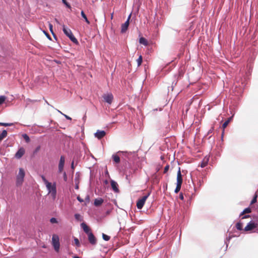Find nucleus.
<instances>
[{
	"mask_svg": "<svg viewBox=\"0 0 258 258\" xmlns=\"http://www.w3.org/2000/svg\"><path fill=\"white\" fill-rule=\"evenodd\" d=\"M62 31L64 34L67 36L75 44H78V41L72 33V31L70 29L66 28L65 25H63L62 26Z\"/></svg>",
	"mask_w": 258,
	"mask_h": 258,
	"instance_id": "nucleus-1",
	"label": "nucleus"
},
{
	"mask_svg": "<svg viewBox=\"0 0 258 258\" xmlns=\"http://www.w3.org/2000/svg\"><path fill=\"white\" fill-rule=\"evenodd\" d=\"M25 175V173L24 169L22 168H19V173L16 176V185L17 186H21L23 181Z\"/></svg>",
	"mask_w": 258,
	"mask_h": 258,
	"instance_id": "nucleus-2",
	"label": "nucleus"
},
{
	"mask_svg": "<svg viewBox=\"0 0 258 258\" xmlns=\"http://www.w3.org/2000/svg\"><path fill=\"white\" fill-rule=\"evenodd\" d=\"M151 191L148 192L146 195L143 196L141 199H139L137 203V207L138 209H141L145 205V202L150 196Z\"/></svg>",
	"mask_w": 258,
	"mask_h": 258,
	"instance_id": "nucleus-3",
	"label": "nucleus"
},
{
	"mask_svg": "<svg viewBox=\"0 0 258 258\" xmlns=\"http://www.w3.org/2000/svg\"><path fill=\"white\" fill-rule=\"evenodd\" d=\"M52 243L54 250L56 252H58L59 250L60 243L59 241V237L56 235H53L52 237Z\"/></svg>",
	"mask_w": 258,
	"mask_h": 258,
	"instance_id": "nucleus-4",
	"label": "nucleus"
},
{
	"mask_svg": "<svg viewBox=\"0 0 258 258\" xmlns=\"http://www.w3.org/2000/svg\"><path fill=\"white\" fill-rule=\"evenodd\" d=\"M258 226V222L251 220L247 223V225L245 227L244 230L248 231L256 228Z\"/></svg>",
	"mask_w": 258,
	"mask_h": 258,
	"instance_id": "nucleus-5",
	"label": "nucleus"
},
{
	"mask_svg": "<svg viewBox=\"0 0 258 258\" xmlns=\"http://www.w3.org/2000/svg\"><path fill=\"white\" fill-rule=\"evenodd\" d=\"M102 97L105 102L107 103L108 104H111L113 99V96L112 93L104 94Z\"/></svg>",
	"mask_w": 258,
	"mask_h": 258,
	"instance_id": "nucleus-6",
	"label": "nucleus"
},
{
	"mask_svg": "<svg viewBox=\"0 0 258 258\" xmlns=\"http://www.w3.org/2000/svg\"><path fill=\"white\" fill-rule=\"evenodd\" d=\"M65 162V158L63 156H61L58 164V172L61 173L63 169L64 165Z\"/></svg>",
	"mask_w": 258,
	"mask_h": 258,
	"instance_id": "nucleus-7",
	"label": "nucleus"
},
{
	"mask_svg": "<svg viewBox=\"0 0 258 258\" xmlns=\"http://www.w3.org/2000/svg\"><path fill=\"white\" fill-rule=\"evenodd\" d=\"M106 132L104 131L97 130V132L94 134L95 138L98 140H100L103 138L106 135Z\"/></svg>",
	"mask_w": 258,
	"mask_h": 258,
	"instance_id": "nucleus-8",
	"label": "nucleus"
},
{
	"mask_svg": "<svg viewBox=\"0 0 258 258\" xmlns=\"http://www.w3.org/2000/svg\"><path fill=\"white\" fill-rule=\"evenodd\" d=\"M25 150L23 147L20 148L16 153L15 154V157L17 159H20L25 154Z\"/></svg>",
	"mask_w": 258,
	"mask_h": 258,
	"instance_id": "nucleus-9",
	"label": "nucleus"
},
{
	"mask_svg": "<svg viewBox=\"0 0 258 258\" xmlns=\"http://www.w3.org/2000/svg\"><path fill=\"white\" fill-rule=\"evenodd\" d=\"M87 235H88V240H89L90 243L92 245L96 244V242H97L96 238L95 237L93 233L92 232H91L89 233L88 234H87Z\"/></svg>",
	"mask_w": 258,
	"mask_h": 258,
	"instance_id": "nucleus-10",
	"label": "nucleus"
},
{
	"mask_svg": "<svg viewBox=\"0 0 258 258\" xmlns=\"http://www.w3.org/2000/svg\"><path fill=\"white\" fill-rule=\"evenodd\" d=\"M130 24V22H128V20H126V21L124 22V23L122 24L121 26V32L122 33H124L127 30L128 26Z\"/></svg>",
	"mask_w": 258,
	"mask_h": 258,
	"instance_id": "nucleus-11",
	"label": "nucleus"
},
{
	"mask_svg": "<svg viewBox=\"0 0 258 258\" xmlns=\"http://www.w3.org/2000/svg\"><path fill=\"white\" fill-rule=\"evenodd\" d=\"M111 186L113 189V190L115 192H118L119 189L118 188V184L117 183L113 180H111L110 181Z\"/></svg>",
	"mask_w": 258,
	"mask_h": 258,
	"instance_id": "nucleus-12",
	"label": "nucleus"
},
{
	"mask_svg": "<svg viewBox=\"0 0 258 258\" xmlns=\"http://www.w3.org/2000/svg\"><path fill=\"white\" fill-rule=\"evenodd\" d=\"M177 182L176 184H182V174L181 173L180 171V168H179V169L177 171Z\"/></svg>",
	"mask_w": 258,
	"mask_h": 258,
	"instance_id": "nucleus-13",
	"label": "nucleus"
},
{
	"mask_svg": "<svg viewBox=\"0 0 258 258\" xmlns=\"http://www.w3.org/2000/svg\"><path fill=\"white\" fill-rule=\"evenodd\" d=\"M46 186L49 194L52 192L51 189H53V188H54L55 189H56L55 182H54L53 184H52L51 182H50V185H48L47 184H46Z\"/></svg>",
	"mask_w": 258,
	"mask_h": 258,
	"instance_id": "nucleus-14",
	"label": "nucleus"
},
{
	"mask_svg": "<svg viewBox=\"0 0 258 258\" xmlns=\"http://www.w3.org/2000/svg\"><path fill=\"white\" fill-rule=\"evenodd\" d=\"M81 226L83 228L84 231L87 234H88L89 233L91 232L89 227L87 225V224L85 223H84V222L82 223L81 224Z\"/></svg>",
	"mask_w": 258,
	"mask_h": 258,
	"instance_id": "nucleus-15",
	"label": "nucleus"
},
{
	"mask_svg": "<svg viewBox=\"0 0 258 258\" xmlns=\"http://www.w3.org/2000/svg\"><path fill=\"white\" fill-rule=\"evenodd\" d=\"M103 202V199L101 198H99L95 199L94 204L96 207H98L101 205Z\"/></svg>",
	"mask_w": 258,
	"mask_h": 258,
	"instance_id": "nucleus-16",
	"label": "nucleus"
},
{
	"mask_svg": "<svg viewBox=\"0 0 258 258\" xmlns=\"http://www.w3.org/2000/svg\"><path fill=\"white\" fill-rule=\"evenodd\" d=\"M209 160V157H205L201 163V167L202 168L205 167L207 164Z\"/></svg>",
	"mask_w": 258,
	"mask_h": 258,
	"instance_id": "nucleus-17",
	"label": "nucleus"
},
{
	"mask_svg": "<svg viewBox=\"0 0 258 258\" xmlns=\"http://www.w3.org/2000/svg\"><path fill=\"white\" fill-rule=\"evenodd\" d=\"M251 210L250 208H249V207L246 208L244 209L243 210V211L240 214L239 217L243 216L244 214L250 213H251Z\"/></svg>",
	"mask_w": 258,
	"mask_h": 258,
	"instance_id": "nucleus-18",
	"label": "nucleus"
},
{
	"mask_svg": "<svg viewBox=\"0 0 258 258\" xmlns=\"http://www.w3.org/2000/svg\"><path fill=\"white\" fill-rule=\"evenodd\" d=\"M112 158L114 162L116 163H118L120 162V157L119 155L116 154H113L112 156Z\"/></svg>",
	"mask_w": 258,
	"mask_h": 258,
	"instance_id": "nucleus-19",
	"label": "nucleus"
},
{
	"mask_svg": "<svg viewBox=\"0 0 258 258\" xmlns=\"http://www.w3.org/2000/svg\"><path fill=\"white\" fill-rule=\"evenodd\" d=\"M139 43L140 44H143L145 46H147L148 44V41L143 37H142L139 39Z\"/></svg>",
	"mask_w": 258,
	"mask_h": 258,
	"instance_id": "nucleus-20",
	"label": "nucleus"
},
{
	"mask_svg": "<svg viewBox=\"0 0 258 258\" xmlns=\"http://www.w3.org/2000/svg\"><path fill=\"white\" fill-rule=\"evenodd\" d=\"M7 136V131L4 130L2 133L0 134V142Z\"/></svg>",
	"mask_w": 258,
	"mask_h": 258,
	"instance_id": "nucleus-21",
	"label": "nucleus"
},
{
	"mask_svg": "<svg viewBox=\"0 0 258 258\" xmlns=\"http://www.w3.org/2000/svg\"><path fill=\"white\" fill-rule=\"evenodd\" d=\"M117 154H118L119 155L122 154L123 155L125 156V157H128V156L132 155V152H128L127 151H119L117 153Z\"/></svg>",
	"mask_w": 258,
	"mask_h": 258,
	"instance_id": "nucleus-22",
	"label": "nucleus"
},
{
	"mask_svg": "<svg viewBox=\"0 0 258 258\" xmlns=\"http://www.w3.org/2000/svg\"><path fill=\"white\" fill-rule=\"evenodd\" d=\"M81 16L82 17V18L85 20V22L89 24H90V21H89V20L88 19L86 15H85L84 12L83 11H82L81 12Z\"/></svg>",
	"mask_w": 258,
	"mask_h": 258,
	"instance_id": "nucleus-23",
	"label": "nucleus"
},
{
	"mask_svg": "<svg viewBox=\"0 0 258 258\" xmlns=\"http://www.w3.org/2000/svg\"><path fill=\"white\" fill-rule=\"evenodd\" d=\"M74 216L75 219L78 221H82L83 220L82 217L79 214H75Z\"/></svg>",
	"mask_w": 258,
	"mask_h": 258,
	"instance_id": "nucleus-24",
	"label": "nucleus"
},
{
	"mask_svg": "<svg viewBox=\"0 0 258 258\" xmlns=\"http://www.w3.org/2000/svg\"><path fill=\"white\" fill-rule=\"evenodd\" d=\"M236 228L239 231L242 230V223L241 222H237L236 224Z\"/></svg>",
	"mask_w": 258,
	"mask_h": 258,
	"instance_id": "nucleus-25",
	"label": "nucleus"
},
{
	"mask_svg": "<svg viewBox=\"0 0 258 258\" xmlns=\"http://www.w3.org/2000/svg\"><path fill=\"white\" fill-rule=\"evenodd\" d=\"M49 28L50 31L51 32V33L53 35L54 38L56 40V35H55V34L54 33V32L53 31V26L50 23L49 24Z\"/></svg>",
	"mask_w": 258,
	"mask_h": 258,
	"instance_id": "nucleus-26",
	"label": "nucleus"
},
{
	"mask_svg": "<svg viewBox=\"0 0 258 258\" xmlns=\"http://www.w3.org/2000/svg\"><path fill=\"white\" fill-rule=\"evenodd\" d=\"M22 137L27 143H29L30 141L29 137L26 134H23Z\"/></svg>",
	"mask_w": 258,
	"mask_h": 258,
	"instance_id": "nucleus-27",
	"label": "nucleus"
},
{
	"mask_svg": "<svg viewBox=\"0 0 258 258\" xmlns=\"http://www.w3.org/2000/svg\"><path fill=\"white\" fill-rule=\"evenodd\" d=\"M181 185L182 184H176V188L174 190V192L175 193H178L179 190H180L181 189Z\"/></svg>",
	"mask_w": 258,
	"mask_h": 258,
	"instance_id": "nucleus-28",
	"label": "nucleus"
},
{
	"mask_svg": "<svg viewBox=\"0 0 258 258\" xmlns=\"http://www.w3.org/2000/svg\"><path fill=\"white\" fill-rule=\"evenodd\" d=\"M62 3L66 6V7L71 10L72 7L70 4L67 2L66 0H61Z\"/></svg>",
	"mask_w": 258,
	"mask_h": 258,
	"instance_id": "nucleus-29",
	"label": "nucleus"
},
{
	"mask_svg": "<svg viewBox=\"0 0 258 258\" xmlns=\"http://www.w3.org/2000/svg\"><path fill=\"white\" fill-rule=\"evenodd\" d=\"M41 178L43 180V181L44 182L45 184H47L48 185H50V182H49L46 179V178L45 177V176L44 175H41Z\"/></svg>",
	"mask_w": 258,
	"mask_h": 258,
	"instance_id": "nucleus-30",
	"label": "nucleus"
},
{
	"mask_svg": "<svg viewBox=\"0 0 258 258\" xmlns=\"http://www.w3.org/2000/svg\"><path fill=\"white\" fill-rule=\"evenodd\" d=\"M102 238L104 240L107 241L110 239V237L104 233H102Z\"/></svg>",
	"mask_w": 258,
	"mask_h": 258,
	"instance_id": "nucleus-31",
	"label": "nucleus"
},
{
	"mask_svg": "<svg viewBox=\"0 0 258 258\" xmlns=\"http://www.w3.org/2000/svg\"><path fill=\"white\" fill-rule=\"evenodd\" d=\"M13 124V123L0 122V125L4 126H12Z\"/></svg>",
	"mask_w": 258,
	"mask_h": 258,
	"instance_id": "nucleus-32",
	"label": "nucleus"
},
{
	"mask_svg": "<svg viewBox=\"0 0 258 258\" xmlns=\"http://www.w3.org/2000/svg\"><path fill=\"white\" fill-rule=\"evenodd\" d=\"M51 190L52 192H50V194H51V196L52 197V198L55 199L56 195V189H55V188H53V189H52Z\"/></svg>",
	"mask_w": 258,
	"mask_h": 258,
	"instance_id": "nucleus-33",
	"label": "nucleus"
},
{
	"mask_svg": "<svg viewBox=\"0 0 258 258\" xmlns=\"http://www.w3.org/2000/svg\"><path fill=\"white\" fill-rule=\"evenodd\" d=\"M137 63H138V66H140L143 61V58H142V55H140L139 57V58L137 60Z\"/></svg>",
	"mask_w": 258,
	"mask_h": 258,
	"instance_id": "nucleus-34",
	"label": "nucleus"
},
{
	"mask_svg": "<svg viewBox=\"0 0 258 258\" xmlns=\"http://www.w3.org/2000/svg\"><path fill=\"white\" fill-rule=\"evenodd\" d=\"M6 99L5 96H0V105L4 103Z\"/></svg>",
	"mask_w": 258,
	"mask_h": 258,
	"instance_id": "nucleus-35",
	"label": "nucleus"
},
{
	"mask_svg": "<svg viewBox=\"0 0 258 258\" xmlns=\"http://www.w3.org/2000/svg\"><path fill=\"white\" fill-rule=\"evenodd\" d=\"M231 238H232V236L229 235L228 237H227L226 239L225 240V243L226 245V248H227V247H228V243L229 242V241L230 240Z\"/></svg>",
	"mask_w": 258,
	"mask_h": 258,
	"instance_id": "nucleus-36",
	"label": "nucleus"
},
{
	"mask_svg": "<svg viewBox=\"0 0 258 258\" xmlns=\"http://www.w3.org/2000/svg\"><path fill=\"white\" fill-rule=\"evenodd\" d=\"M256 201H257V195H255L250 202V204L251 205L255 203L256 202Z\"/></svg>",
	"mask_w": 258,
	"mask_h": 258,
	"instance_id": "nucleus-37",
	"label": "nucleus"
},
{
	"mask_svg": "<svg viewBox=\"0 0 258 258\" xmlns=\"http://www.w3.org/2000/svg\"><path fill=\"white\" fill-rule=\"evenodd\" d=\"M40 146H38L35 149V150L33 151V154L34 155L37 154V153L40 150Z\"/></svg>",
	"mask_w": 258,
	"mask_h": 258,
	"instance_id": "nucleus-38",
	"label": "nucleus"
},
{
	"mask_svg": "<svg viewBox=\"0 0 258 258\" xmlns=\"http://www.w3.org/2000/svg\"><path fill=\"white\" fill-rule=\"evenodd\" d=\"M50 222L53 224V223H57L58 221L57 220V219L54 218V217H52L50 219Z\"/></svg>",
	"mask_w": 258,
	"mask_h": 258,
	"instance_id": "nucleus-39",
	"label": "nucleus"
},
{
	"mask_svg": "<svg viewBox=\"0 0 258 258\" xmlns=\"http://www.w3.org/2000/svg\"><path fill=\"white\" fill-rule=\"evenodd\" d=\"M74 241H75V244L77 245V246L79 247L80 246V243L79 240L78 238H75Z\"/></svg>",
	"mask_w": 258,
	"mask_h": 258,
	"instance_id": "nucleus-40",
	"label": "nucleus"
},
{
	"mask_svg": "<svg viewBox=\"0 0 258 258\" xmlns=\"http://www.w3.org/2000/svg\"><path fill=\"white\" fill-rule=\"evenodd\" d=\"M229 124L228 120H226L222 124V127L225 128Z\"/></svg>",
	"mask_w": 258,
	"mask_h": 258,
	"instance_id": "nucleus-41",
	"label": "nucleus"
},
{
	"mask_svg": "<svg viewBox=\"0 0 258 258\" xmlns=\"http://www.w3.org/2000/svg\"><path fill=\"white\" fill-rule=\"evenodd\" d=\"M169 165H167L165 167L164 169V173H166L169 170Z\"/></svg>",
	"mask_w": 258,
	"mask_h": 258,
	"instance_id": "nucleus-42",
	"label": "nucleus"
},
{
	"mask_svg": "<svg viewBox=\"0 0 258 258\" xmlns=\"http://www.w3.org/2000/svg\"><path fill=\"white\" fill-rule=\"evenodd\" d=\"M43 33L45 34V35H46V36L47 37V38L48 39H49L50 40H51V38L48 33H47L45 31H43Z\"/></svg>",
	"mask_w": 258,
	"mask_h": 258,
	"instance_id": "nucleus-43",
	"label": "nucleus"
},
{
	"mask_svg": "<svg viewBox=\"0 0 258 258\" xmlns=\"http://www.w3.org/2000/svg\"><path fill=\"white\" fill-rule=\"evenodd\" d=\"M63 179L64 181H67V173L66 172H63Z\"/></svg>",
	"mask_w": 258,
	"mask_h": 258,
	"instance_id": "nucleus-44",
	"label": "nucleus"
},
{
	"mask_svg": "<svg viewBox=\"0 0 258 258\" xmlns=\"http://www.w3.org/2000/svg\"><path fill=\"white\" fill-rule=\"evenodd\" d=\"M241 217V219H246V218L250 217V216L249 215H245L244 216H242Z\"/></svg>",
	"mask_w": 258,
	"mask_h": 258,
	"instance_id": "nucleus-45",
	"label": "nucleus"
},
{
	"mask_svg": "<svg viewBox=\"0 0 258 258\" xmlns=\"http://www.w3.org/2000/svg\"><path fill=\"white\" fill-rule=\"evenodd\" d=\"M179 197L180 199H181V200H183L184 196H183V194L182 192H180L179 194Z\"/></svg>",
	"mask_w": 258,
	"mask_h": 258,
	"instance_id": "nucleus-46",
	"label": "nucleus"
},
{
	"mask_svg": "<svg viewBox=\"0 0 258 258\" xmlns=\"http://www.w3.org/2000/svg\"><path fill=\"white\" fill-rule=\"evenodd\" d=\"M77 200H78V201H79L80 203H82V202H84V200H83L82 199H81V198H80V196H78V197H77Z\"/></svg>",
	"mask_w": 258,
	"mask_h": 258,
	"instance_id": "nucleus-47",
	"label": "nucleus"
},
{
	"mask_svg": "<svg viewBox=\"0 0 258 258\" xmlns=\"http://www.w3.org/2000/svg\"><path fill=\"white\" fill-rule=\"evenodd\" d=\"M63 115L66 117V119H68V120H72V118L70 117V116H69L68 115H66V114H63Z\"/></svg>",
	"mask_w": 258,
	"mask_h": 258,
	"instance_id": "nucleus-48",
	"label": "nucleus"
},
{
	"mask_svg": "<svg viewBox=\"0 0 258 258\" xmlns=\"http://www.w3.org/2000/svg\"><path fill=\"white\" fill-rule=\"evenodd\" d=\"M233 115L231 116V117H229L227 120H228V122L229 123L231 120H232L233 118Z\"/></svg>",
	"mask_w": 258,
	"mask_h": 258,
	"instance_id": "nucleus-49",
	"label": "nucleus"
},
{
	"mask_svg": "<svg viewBox=\"0 0 258 258\" xmlns=\"http://www.w3.org/2000/svg\"><path fill=\"white\" fill-rule=\"evenodd\" d=\"M71 168H72V169H74V161H73V162H72V164H71Z\"/></svg>",
	"mask_w": 258,
	"mask_h": 258,
	"instance_id": "nucleus-50",
	"label": "nucleus"
},
{
	"mask_svg": "<svg viewBox=\"0 0 258 258\" xmlns=\"http://www.w3.org/2000/svg\"><path fill=\"white\" fill-rule=\"evenodd\" d=\"M126 177V179L127 180H128V181L130 180V178H129V175H128V174H126V177Z\"/></svg>",
	"mask_w": 258,
	"mask_h": 258,
	"instance_id": "nucleus-51",
	"label": "nucleus"
},
{
	"mask_svg": "<svg viewBox=\"0 0 258 258\" xmlns=\"http://www.w3.org/2000/svg\"><path fill=\"white\" fill-rule=\"evenodd\" d=\"M131 17V14H130V15L128 16V18L127 19V20H128V22H130V20Z\"/></svg>",
	"mask_w": 258,
	"mask_h": 258,
	"instance_id": "nucleus-52",
	"label": "nucleus"
},
{
	"mask_svg": "<svg viewBox=\"0 0 258 258\" xmlns=\"http://www.w3.org/2000/svg\"><path fill=\"white\" fill-rule=\"evenodd\" d=\"M57 111L59 113H60L61 114H62V115H63V114H64L63 113H62V112H61V111H59V110H57Z\"/></svg>",
	"mask_w": 258,
	"mask_h": 258,
	"instance_id": "nucleus-53",
	"label": "nucleus"
},
{
	"mask_svg": "<svg viewBox=\"0 0 258 258\" xmlns=\"http://www.w3.org/2000/svg\"><path fill=\"white\" fill-rule=\"evenodd\" d=\"M75 188H76V189H78V188H79V185H76L75 186Z\"/></svg>",
	"mask_w": 258,
	"mask_h": 258,
	"instance_id": "nucleus-54",
	"label": "nucleus"
},
{
	"mask_svg": "<svg viewBox=\"0 0 258 258\" xmlns=\"http://www.w3.org/2000/svg\"><path fill=\"white\" fill-rule=\"evenodd\" d=\"M173 84H174V82H173V83H172V86H171V87H172V90H173Z\"/></svg>",
	"mask_w": 258,
	"mask_h": 258,
	"instance_id": "nucleus-55",
	"label": "nucleus"
},
{
	"mask_svg": "<svg viewBox=\"0 0 258 258\" xmlns=\"http://www.w3.org/2000/svg\"><path fill=\"white\" fill-rule=\"evenodd\" d=\"M73 258H81V257H79V256H74V257H73Z\"/></svg>",
	"mask_w": 258,
	"mask_h": 258,
	"instance_id": "nucleus-56",
	"label": "nucleus"
},
{
	"mask_svg": "<svg viewBox=\"0 0 258 258\" xmlns=\"http://www.w3.org/2000/svg\"><path fill=\"white\" fill-rule=\"evenodd\" d=\"M45 102L47 103V104H48V105H49V104L48 103V102L46 100H45Z\"/></svg>",
	"mask_w": 258,
	"mask_h": 258,
	"instance_id": "nucleus-57",
	"label": "nucleus"
},
{
	"mask_svg": "<svg viewBox=\"0 0 258 258\" xmlns=\"http://www.w3.org/2000/svg\"><path fill=\"white\" fill-rule=\"evenodd\" d=\"M254 232L258 233V229H257V230H256V231H255Z\"/></svg>",
	"mask_w": 258,
	"mask_h": 258,
	"instance_id": "nucleus-58",
	"label": "nucleus"
},
{
	"mask_svg": "<svg viewBox=\"0 0 258 258\" xmlns=\"http://www.w3.org/2000/svg\"><path fill=\"white\" fill-rule=\"evenodd\" d=\"M113 17V14L111 15V18Z\"/></svg>",
	"mask_w": 258,
	"mask_h": 258,
	"instance_id": "nucleus-59",
	"label": "nucleus"
}]
</instances>
